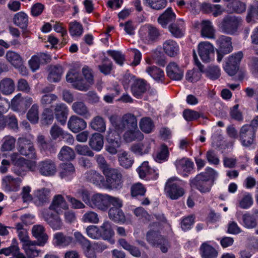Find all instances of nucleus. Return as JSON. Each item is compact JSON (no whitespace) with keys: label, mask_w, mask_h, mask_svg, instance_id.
<instances>
[{"label":"nucleus","mask_w":258,"mask_h":258,"mask_svg":"<svg viewBox=\"0 0 258 258\" xmlns=\"http://www.w3.org/2000/svg\"><path fill=\"white\" fill-rule=\"evenodd\" d=\"M109 121L114 128V132L118 135L122 134L125 131L137 127V119L132 113H126L121 117L116 115H111Z\"/></svg>","instance_id":"nucleus-1"},{"label":"nucleus","mask_w":258,"mask_h":258,"mask_svg":"<svg viewBox=\"0 0 258 258\" xmlns=\"http://www.w3.org/2000/svg\"><path fill=\"white\" fill-rule=\"evenodd\" d=\"M217 175L218 173L215 170L208 167L205 172L197 175L190 180L191 186L197 188L202 192L209 191L211 185L210 180H213Z\"/></svg>","instance_id":"nucleus-2"},{"label":"nucleus","mask_w":258,"mask_h":258,"mask_svg":"<svg viewBox=\"0 0 258 258\" xmlns=\"http://www.w3.org/2000/svg\"><path fill=\"white\" fill-rule=\"evenodd\" d=\"M242 23V20L240 17L227 15L223 18L218 26L224 33L234 35L236 33Z\"/></svg>","instance_id":"nucleus-3"},{"label":"nucleus","mask_w":258,"mask_h":258,"mask_svg":"<svg viewBox=\"0 0 258 258\" xmlns=\"http://www.w3.org/2000/svg\"><path fill=\"white\" fill-rule=\"evenodd\" d=\"M17 150L19 155L27 157L31 160L38 159L36 149L32 141L26 137H20L17 142Z\"/></svg>","instance_id":"nucleus-4"},{"label":"nucleus","mask_w":258,"mask_h":258,"mask_svg":"<svg viewBox=\"0 0 258 258\" xmlns=\"http://www.w3.org/2000/svg\"><path fill=\"white\" fill-rule=\"evenodd\" d=\"M139 34L141 40L148 44L156 42L161 35L160 30L152 25H147L142 27Z\"/></svg>","instance_id":"nucleus-5"},{"label":"nucleus","mask_w":258,"mask_h":258,"mask_svg":"<svg viewBox=\"0 0 258 258\" xmlns=\"http://www.w3.org/2000/svg\"><path fill=\"white\" fill-rule=\"evenodd\" d=\"M180 180L175 177L169 178L166 183L165 191L172 200H177L184 194L183 188L180 186Z\"/></svg>","instance_id":"nucleus-6"},{"label":"nucleus","mask_w":258,"mask_h":258,"mask_svg":"<svg viewBox=\"0 0 258 258\" xmlns=\"http://www.w3.org/2000/svg\"><path fill=\"white\" fill-rule=\"evenodd\" d=\"M103 174L109 187L112 189H120L122 187V175L118 170L110 168Z\"/></svg>","instance_id":"nucleus-7"},{"label":"nucleus","mask_w":258,"mask_h":258,"mask_svg":"<svg viewBox=\"0 0 258 258\" xmlns=\"http://www.w3.org/2000/svg\"><path fill=\"white\" fill-rule=\"evenodd\" d=\"M218 46L217 50V61L220 62L225 54H227L232 51L231 38L225 35H221L216 40Z\"/></svg>","instance_id":"nucleus-8"},{"label":"nucleus","mask_w":258,"mask_h":258,"mask_svg":"<svg viewBox=\"0 0 258 258\" xmlns=\"http://www.w3.org/2000/svg\"><path fill=\"white\" fill-rule=\"evenodd\" d=\"M255 129L248 124L243 125L239 131V138L242 145L249 147L253 143L255 138Z\"/></svg>","instance_id":"nucleus-9"},{"label":"nucleus","mask_w":258,"mask_h":258,"mask_svg":"<svg viewBox=\"0 0 258 258\" xmlns=\"http://www.w3.org/2000/svg\"><path fill=\"white\" fill-rule=\"evenodd\" d=\"M243 57V53L239 51L228 57L224 67L225 72L230 76L234 75L239 69V64Z\"/></svg>","instance_id":"nucleus-10"},{"label":"nucleus","mask_w":258,"mask_h":258,"mask_svg":"<svg viewBox=\"0 0 258 258\" xmlns=\"http://www.w3.org/2000/svg\"><path fill=\"white\" fill-rule=\"evenodd\" d=\"M10 158L12 163L14 165L13 172L18 176H25L27 170L25 165H24L25 158L21 157L18 153L15 152L11 154Z\"/></svg>","instance_id":"nucleus-11"},{"label":"nucleus","mask_w":258,"mask_h":258,"mask_svg":"<svg viewBox=\"0 0 258 258\" xmlns=\"http://www.w3.org/2000/svg\"><path fill=\"white\" fill-rule=\"evenodd\" d=\"M37 169L39 173L44 176H52L55 175L57 168L55 162L46 159L38 163Z\"/></svg>","instance_id":"nucleus-12"},{"label":"nucleus","mask_w":258,"mask_h":258,"mask_svg":"<svg viewBox=\"0 0 258 258\" xmlns=\"http://www.w3.org/2000/svg\"><path fill=\"white\" fill-rule=\"evenodd\" d=\"M42 218L47 224L53 230L61 229L63 223L60 217L48 210H44L42 212Z\"/></svg>","instance_id":"nucleus-13"},{"label":"nucleus","mask_w":258,"mask_h":258,"mask_svg":"<svg viewBox=\"0 0 258 258\" xmlns=\"http://www.w3.org/2000/svg\"><path fill=\"white\" fill-rule=\"evenodd\" d=\"M109 195L107 194H95L91 198L90 207L93 209L97 208L103 211L108 209Z\"/></svg>","instance_id":"nucleus-14"},{"label":"nucleus","mask_w":258,"mask_h":258,"mask_svg":"<svg viewBox=\"0 0 258 258\" xmlns=\"http://www.w3.org/2000/svg\"><path fill=\"white\" fill-rule=\"evenodd\" d=\"M198 53L204 62H208L214 55V47L209 42H202L198 45Z\"/></svg>","instance_id":"nucleus-15"},{"label":"nucleus","mask_w":258,"mask_h":258,"mask_svg":"<svg viewBox=\"0 0 258 258\" xmlns=\"http://www.w3.org/2000/svg\"><path fill=\"white\" fill-rule=\"evenodd\" d=\"M242 226L246 229H253L258 225V209H253L252 213L246 212L242 216Z\"/></svg>","instance_id":"nucleus-16"},{"label":"nucleus","mask_w":258,"mask_h":258,"mask_svg":"<svg viewBox=\"0 0 258 258\" xmlns=\"http://www.w3.org/2000/svg\"><path fill=\"white\" fill-rule=\"evenodd\" d=\"M32 234L37 239L36 244L43 246L47 242L48 236L46 233L45 227L41 224L35 225L32 228Z\"/></svg>","instance_id":"nucleus-17"},{"label":"nucleus","mask_w":258,"mask_h":258,"mask_svg":"<svg viewBox=\"0 0 258 258\" xmlns=\"http://www.w3.org/2000/svg\"><path fill=\"white\" fill-rule=\"evenodd\" d=\"M68 126L72 132L77 133L86 128L87 122L83 118L72 115L69 119Z\"/></svg>","instance_id":"nucleus-18"},{"label":"nucleus","mask_w":258,"mask_h":258,"mask_svg":"<svg viewBox=\"0 0 258 258\" xmlns=\"http://www.w3.org/2000/svg\"><path fill=\"white\" fill-rule=\"evenodd\" d=\"M21 182L20 178H14L11 175H7L3 179L2 184L6 191H17L19 189Z\"/></svg>","instance_id":"nucleus-19"},{"label":"nucleus","mask_w":258,"mask_h":258,"mask_svg":"<svg viewBox=\"0 0 258 258\" xmlns=\"http://www.w3.org/2000/svg\"><path fill=\"white\" fill-rule=\"evenodd\" d=\"M194 58L195 64L198 67L199 70L194 69L188 71L185 75L186 79L191 82H197L201 77V72H204V66L198 60L195 51H194Z\"/></svg>","instance_id":"nucleus-20"},{"label":"nucleus","mask_w":258,"mask_h":258,"mask_svg":"<svg viewBox=\"0 0 258 258\" xmlns=\"http://www.w3.org/2000/svg\"><path fill=\"white\" fill-rule=\"evenodd\" d=\"M76 174V170L71 163H62L59 165V175L61 179L71 180Z\"/></svg>","instance_id":"nucleus-21"},{"label":"nucleus","mask_w":258,"mask_h":258,"mask_svg":"<svg viewBox=\"0 0 258 258\" xmlns=\"http://www.w3.org/2000/svg\"><path fill=\"white\" fill-rule=\"evenodd\" d=\"M6 58L15 68L26 71V68L23 66V59L19 53L9 50L6 53Z\"/></svg>","instance_id":"nucleus-22"},{"label":"nucleus","mask_w":258,"mask_h":258,"mask_svg":"<svg viewBox=\"0 0 258 258\" xmlns=\"http://www.w3.org/2000/svg\"><path fill=\"white\" fill-rule=\"evenodd\" d=\"M167 76L171 79L179 81L183 77V70L174 62L169 63L166 67Z\"/></svg>","instance_id":"nucleus-23"},{"label":"nucleus","mask_w":258,"mask_h":258,"mask_svg":"<svg viewBox=\"0 0 258 258\" xmlns=\"http://www.w3.org/2000/svg\"><path fill=\"white\" fill-rule=\"evenodd\" d=\"M85 180L93 184L101 187L104 182V178L100 173L94 170H90L84 174Z\"/></svg>","instance_id":"nucleus-24"},{"label":"nucleus","mask_w":258,"mask_h":258,"mask_svg":"<svg viewBox=\"0 0 258 258\" xmlns=\"http://www.w3.org/2000/svg\"><path fill=\"white\" fill-rule=\"evenodd\" d=\"M68 208V205L62 196L57 195L53 197L49 209L59 214L63 210H67Z\"/></svg>","instance_id":"nucleus-25"},{"label":"nucleus","mask_w":258,"mask_h":258,"mask_svg":"<svg viewBox=\"0 0 258 258\" xmlns=\"http://www.w3.org/2000/svg\"><path fill=\"white\" fill-rule=\"evenodd\" d=\"M124 132L123 138L126 143L141 141L144 138L143 134L138 129V127L126 130Z\"/></svg>","instance_id":"nucleus-26"},{"label":"nucleus","mask_w":258,"mask_h":258,"mask_svg":"<svg viewBox=\"0 0 258 258\" xmlns=\"http://www.w3.org/2000/svg\"><path fill=\"white\" fill-rule=\"evenodd\" d=\"M14 81L10 78H4L0 81V92L5 95L12 94L15 90Z\"/></svg>","instance_id":"nucleus-27"},{"label":"nucleus","mask_w":258,"mask_h":258,"mask_svg":"<svg viewBox=\"0 0 258 258\" xmlns=\"http://www.w3.org/2000/svg\"><path fill=\"white\" fill-rule=\"evenodd\" d=\"M68 111V108L64 104L59 103L55 106L54 108L55 118L61 125H64L66 123Z\"/></svg>","instance_id":"nucleus-28"},{"label":"nucleus","mask_w":258,"mask_h":258,"mask_svg":"<svg viewBox=\"0 0 258 258\" xmlns=\"http://www.w3.org/2000/svg\"><path fill=\"white\" fill-rule=\"evenodd\" d=\"M72 108L76 114L83 116L86 119H88L91 117V115L88 107L83 101L75 102L72 104Z\"/></svg>","instance_id":"nucleus-29"},{"label":"nucleus","mask_w":258,"mask_h":258,"mask_svg":"<svg viewBox=\"0 0 258 258\" xmlns=\"http://www.w3.org/2000/svg\"><path fill=\"white\" fill-rule=\"evenodd\" d=\"M100 230L101 238L108 241L111 244L114 243V240L111 238L114 235V232L112 228L111 223L109 221L104 222L100 227Z\"/></svg>","instance_id":"nucleus-30"},{"label":"nucleus","mask_w":258,"mask_h":258,"mask_svg":"<svg viewBox=\"0 0 258 258\" xmlns=\"http://www.w3.org/2000/svg\"><path fill=\"white\" fill-rule=\"evenodd\" d=\"M89 145L95 151H100L103 147L104 141L103 136L98 133L93 134L89 140Z\"/></svg>","instance_id":"nucleus-31"},{"label":"nucleus","mask_w":258,"mask_h":258,"mask_svg":"<svg viewBox=\"0 0 258 258\" xmlns=\"http://www.w3.org/2000/svg\"><path fill=\"white\" fill-rule=\"evenodd\" d=\"M147 86L146 81L143 80H137L134 81L131 87L133 95L137 98L141 97L146 92Z\"/></svg>","instance_id":"nucleus-32"},{"label":"nucleus","mask_w":258,"mask_h":258,"mask_svg":"<svg viewBox=\"0 0 258 258\" xmlns=\"http://www.w3.org/2000/svg\"><path fill=\"white\" fill-rule=\"evenodd\" d=\"M176 19V15L173 12L171 8H168L166 11L158 18V22L162 27L165 28L167 24L174 21Z\"/></svg>","instance_id":"nucleus-33"},{"label":"nucleus","mask_w":258,"mask_h":258,"mask_svg":"<svg viewBox=\"0 0 258 258\" xmlns=\"http://www.w3.org/2000/svg\"><path fill=\"white\" fill-rule=\"evenodd\" d=\"M152 140H149L143 144H136L133 145L131 147V151L138 155H143L147 154L151 150V144Z\"/></svg>","instance_id":"nucleus-34"},{"label":"nucleus","mask_w":258,"mask_h":258,"mask_svg":"<svg viewBox=\"0 0 258 258\" xmlns=\"http://www.w3.org/2000/svg\"><path fill=\"white\" fill-rule=\"evenodd\" d=\"M163 49L165 53L168 56H176L179 52V46L175 41L168 39L164 42Z\"/></svg>","instance_id":"nucleus-35"},{"label":"nucleus","mask_w":258,"mask_h":258,"mask_svg":"<svg viewBox=\"0 0 258 258\" xmlns=\"http://www.w3.org/2000/svg\"><path fill=\"white\" fill-rule=\"evenodd\" d=\"M89 126L94 131L104 133L106 131V122L104 119L99 115L94 117L89 122Z\"/></svg>","instance_id":"nucleus-36"},{"label":"nucleus","mask_w":258,"mask_h":258,"mask_svg":"<svg viewBox=\"0 0 258 258\" xmlns=\"http://www.w3.org/2000/svg\"><path fill=\"white\" fill-rule=\"evenodd\" d=\"M63 72L62 67L60 65L51 66L49 69V73L47 77L50 82H57L61 79Z\"/></svg>","instance_id":"nucleus-37"},{"label":"nucleus","mask_w":258,"mask_h":258,"mask_svg":"<svg viewBox=\"0 0 258 258\" xmlns=\"http://www.w3.org/2000/svg\"><path fill=\"white\" fill-rule=\"evenodd\" d=\"M175 165L178 170L189 173L193 169L194 163L187 158H183L177 160Z\"/></svg>","instance_id":"nucleus-38"},{"label":"nucleus","mask_w":258,"mask_h":258,"mask_svg":"<svg viewBox=\"0 0 258 258\" xmlns=\"http://www.w3.org/2000/svg\"><path fill=\"white\" fill-rule=\"evenodd\" d=\"M109 218L116 222L123 223L125 221L124 214L120 208L117 207H111L108 211Z\"/></svg>","instance_id":"nucleus-39"},{"label":"nucleus","mask_w":258,"mask_h":258,"mask_svg":"<svg viewBox=\"0 0 258 258\" xmlns=\"http://www.w3.org/2000/svg\"><path fill=\"white\" fill-rule=\"evenodd\" d=\"M53 238L54 243L57 246H68L73 242V240L72 236H66L60 232L54 234Z\"/></svg>","instance_id":"nucleus-40"},{"label":"nucleus","mask_w":258,"mask_h":258,"mask_svg":"<svg viewBox=\"0 0 258 258\" xmlns=\"http://www.w3.org/2000/svg\"><path fill=\"white\" fill-rule=\"evenodd\" d=\"M201 251L202 258H217L218 256V251L207 243H203L201 245Z\"/></svg>","instance_id":"nucleus-41"},{"label":"nucleus","mask_w":258,"mask_h":258,"mask_svg":"<svg viewBox=\"0 0 258 258\" xmlns=\"http://www.w3.org/2000/svg\"><path fill=\"white\" fill-rule=\"evenodd\" d=\"M14 23L22 29H26L28 24V16L24 12L16 13L13 18Z\"/></svg>","instance_id":"nucleus-42"},{"label":"nucleus","mask_w":258,"mask_h":258,"mask_svg":"<svg viewBox=\"0 0 258 258\" xmlns=\"http://www.w3.org/2000/svg\"><path fill=\"white\" fill-rule=\"evenodd\" d=\"M11 108L15 111L25 112L26 111L21 93L17 94L12 100Z\"/></svg>","instance_id":"nucleus-43"},{"label":"nucleus","mask_w":258,"mask_h":258,"mask_svg":"<svg viewBox=\"0 0 258 258\" xmlns=\"http://www.w3.org/2000/svg\"><path fill=\"white\" fill-rule=\"evenodd\" d=\"M57 157L60 161H70L75 158V154L71 148L64 146L61 148Z\"/></svg>","instance_id":"nucleus-44"},{"label":"nucleus","mask_w":258,"mask_h":258,"mask_svg":"<svg viewBox=\"0 0 258 258\" xmlns=\"http://www.w3.org/2000/svg\"><path fill=\"white\" fill-rule=\"evenodd\" d=\"M201 34L203 37L208 38H214L215 30L211 21L209 20L202 21Z\"/></svg>","instance_id":"nucleus-45"},{"label":"nucleus","mask_w":258,"mask_h":258,"mask_svg":"<svg viewBox=\"0 0 258 258\" xmlns=\"http://www.w3.org/2000/svg\"><path fill=\"white\" fill-rule=\"evenodd\" d=\"M50 190L47 188L38 189L35 192V196L38 200V205H42L49 201Z\"/></svg>","instance_id":"nucleus-46"},{"label":"nucleus","mask_w":258,"mask_h":258,"mask_svg":"<svg viewBox=\"0 0 258 258\" xmlns=\"http://www.w3.org/2000/svg\"><path fill=\"white\" fill-rule=\"evenodd\" d=\"M146 72L155 80L162 81L164 77L163 70L156 66L148 67L146 68Z\"/></svg>","instance_id":"nucleus-47"},{"label":"nucleus","mask_w":258,"mask_h":258,"mask_svg":"<svg viewBox=\"0 0 258 258\" xmlns=\"http://www.w3.org/2000/svg\"><path fill=\"white\" fill-rule=\"evenodd\" d=\"M107 133L106 139L108 145L105 146V150L111 154H115L117 153V148L120 146V142L118 140H115L110 138L109 131H108Z\"/></svg>","instance_id":"nucleus-48"},{"label":"nucleus","mask_w":258,"mask_h":258,"mask_svg":"<svg viewBox=\"0 0 258 258\" xmlns=\"http://www.w3.org/2000/svg\"><path fill=\"white\" fill-rule=\"evenodd\" d=\"M139 125L141 130L145 133L149 134L153 132L154 124L150 117H144L140 121Z\"/></svg>","instance_id":"nucleus-49"},{"label":"nucleus","mask_w":258,"mask_h":258,"mask_svg":"<svg viewBox=\"0 0 258 258\" xmlns=\"http://www.w3.org/2000/svg\"><path fill=\"white\" fill-rule=\"evenodd\" d=\"M167 0H145L144 4L155 10H161L167 5Z\"/></svg>","instance_id":"nucleus-50"},{"label":"nucleus","mask_w":258,"mask_h":258,"mask_svg":"<svg viewBox=\"0 0 258 258\" xmlns=\"http://www.w3.org/2000/svg\"><path fill=\"white\" fill-rule=\"evenodd\" d=\"M76 241L79 243L83 249H88L91 247L90 241L81 232L76 231L74 233Z\"/></svg>","instance_id":"nucleus-51"},{"label":"nucleus","mask_w":258,"mask_h":258,"mask_svg":"<svg viewBox=\"0 0 258 258\" xmlns=\"http://www.w3.org/2000/svg\"><path fill=\"white\" fill-rule=\"evenodd\" d=\"M203 72L207 77L213 80L217 79L220 76V70L215 66H209Z\"/></svg>","instance_id":"nucleus-52"},{"label":"nucleus","mask_w":258,"mask_h":258,"mask_svg":"<svg viewBox=\"0 0 258 258\" xmlns=\"http://www.w3.org/2000/svg\"><path fill=\"white\" fill-rule=\"evenodd\" d=\"M3 143L1 147L2 151H10L15 148L16 140L12 136H6L3 138Z\"/></svg>","instance_id":"nucleus-53"},{"label":"nucleus","mask_w":258,"mask_h":258,"mask_svg":"<svg viewBox=\"0 0 258 258\" xmlns=\"http://www.w3.org/2000/svg\"><path fill=\"white\" fill-rule=\"evenodd\" d=\"M69 32L72 36H80L83 32L82 25L76 21L71 22L69 24Z\"/></svg>","instance_id":"nucleus-54"},{"label":"nucleus","mask_w":258,"mask_h":258,"mask_svg":"<svg viewBox=\"0 0 258 258\" xmlns=\"http://www.w3.org/2000/svg\"><path fill=\"white\" fill-rule=\"evenodd\" d=\"M118 160L120 165L125 168L131 167L134 163L133 159L125 152L120 155Z\"/></svg>","instance_id":"nucleus-55"},{"label":"nucleus","mask_w":258,"mask_h":258,"mask_svg":"<svg viewBox=\"0 0 258 258\" xmlns=\"http://www.w3.org/2000/svg\"><path fill=\"white\" fill-rule=\"evenodd\" d=\"M27 117L32 123H36L38 122L39 119V114L38 106L37 104H33L29 110L27 114Z\"/></svg>","instance_id":"nucleus-56"},{"label":"nucleus","mask_w":258,"mask_h":258,"mask_svg":"<svg viewBox=\"0 0 258 258\" xmlns=\"http://www.w3.org/2000/svg\"><path fill=\"white\" fill-rule=\"evenodd\" d=\"M86 232L87 236L93 239H99L101 238V235L100 228L95 225H90L86 229Z\"/></svg>","instance_id":"nucleus-57"},{"label":"nucleus","mask_w":258,"mask_h":258,"mask_svg":"<svg viewBox=\"0 0 258 258\" xmlns=\"http://www.w3.org/2000/svg\"><path fill=\"white\" fill-rule=\"evenodd\" d=\"M252 18L258 19V1H255L248 9L246 21L250 22Z\"/></svg>","instance_id":"nucleus-58"},{"label":"nucleus","mask_w":258,"mask_h":258,"mask_svg":"<svg viewBox=\"0 0 258 258\" xmlns=\"http://www.w3.org/2000/svg\"><path fill=\"white\" fill-rule=\"evenodd\" d=\"M53 119V113L52 110L48 108L44 109L42 114L41 123L43 125L50 124L52 123Z\"/></svg>","instance_id":"nucleus-59"},{"label":"nucleus","mask_w":258,"mask_h":258,"mask_svg":"<svg viewBox=\"0 0 258 258\" xmlns=\"http://www.w3.org/2000/svg\"><path fill=\"white\" fill-rule=\"evenodd\" d=\"M101 73L105 75L110 73L112 69V63L107 57H104L102 60V64L98 66Z\"/></svg>","instance_id":"nucleus-60"},{"label":"nucleus","mask_w":258,"mask_h":258,"mask_svg":"<svg viewBox=\"0 0 258 258\" xmlns=\"http://www.w3.org/2000/svg\"><path fill=\"white\" fill-rule=\"evenodd\" d=\"M154 246L158 247L162 252L165 253L167 252L170 246L168 241L164 238L161 235L159 234Z\"/></svg>","instance_id":"nucleus-61"},{"label":"nucleus","mask_w":258,"mask_h":258,"mask_svg":"<svg viewBox=\"0 0 258 258\" xmlns=\"http://www.w3.org/2000/svg\"><path fill=\"white\" fill-rule=\"evenodd\" d=\"M253 199L250 194L245 193L239 201V207L243 209H247L250 207L253 204Z\"/></svg>","instance_id":"nucleus-62"},{"label":"nucleus","mask_w":258,"mask_h":258,"mask_svg":"<svg viewBox=\"0 0 258 258\" xmlns=\"http://www.w3.org/2000/svg\"><path fill=\"white\" fill-rule=\"evenodd\" d=\"M169 151L167 146L162 145L161 151L157 153L155 158V160L159 163H162L167 160L169 156Z\"/></svg>","instance_id":"nucleus-63"},{"label":"nucleus","mask_w":258,"mask_h":258,"mask_svg":"<svg viewBox=\"0 0 258 258\" xmlns=\"http://www.w3.org/2000/svg\"><path fill=\"white\" fill-rule=\"evenodd\" d=\"M153 169L151 168L147 161L144 162L138 168V172L139 176L141 178H145L148 175L152 173Z\"/></svg>","instance_id":"nucleus-64"}]
</instances>
